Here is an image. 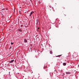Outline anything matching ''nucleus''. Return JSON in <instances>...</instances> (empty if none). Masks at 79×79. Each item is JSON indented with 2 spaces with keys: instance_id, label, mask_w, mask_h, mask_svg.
<instances>
[{
  "instance_id": "obj_1",
  "label": "nucleus",
  "mask_w": 79,
  "mask_h": 79,
  "mask_svg": "<svg viewBox=\"0 0 79 79\" xmlns=\"http://www.w3.org/2000/svg\"><path fill=\"white\" fill-rule=\"evenodd\" d=\"M34 13V11L31 12V13H30V14L29 15V16H31L32 14H33V13Z\"/></svg>"
},
{
  "instance_id": "obj_2",
  "label": "nucleus",
  "mask_w": 79,
  "mask_h": 79,
  "mask_svg": "<svg viewBox=\"0 0 79 79\" xmlns=\"http://www.w3.org/2000/svg\"><path fill=\"white\" fill-rule=\"evenodd\" d=\"M24 41L25 43H27V40L26 39H24Z\"/></svg>"
},
{
  "instance_id": "obj_3",
  "label": "nucleus",
  "mask_w": 79,
  "mask_h": 79,
  "mask_svg": "<svg viewBox=\"0 0 79 79\" xmlns=\"http://www.w3.org/2000/svg\"><path fill=\"white\" fill-rule=\"evenodd\" d=\"M66 74H71V73L70 72H66Z\"/></svg>"
},
{
  "instance_id": "obj_4",
  "label": "nucleus",
  "mask_w": 79,
  "mask_h": 79,
  "mask_svg": "<svg viewBox=\"0 0 79 79\" xmlns=\"http://www.w3.org/2000/svg\"><path fill=\"white\" fill-rule=\"evenodd\" d=\"M14 60H12L11 61H10V63H13V62H14Z\"/></svg>"
},
{
  "instance_id": "obj_5",
  "label": "nucleus",
  "mask_w": 79,
  "mask_h": 79,
  "mask_svg": "<svg viewBox=\"0 0 79 79\" xmlns=\"http://www.w3.org/2000/svg\"><path fill=\"white\" fill-rule=\"evenodd\" d=\"M61 56H62V55H59V56H56V57H60Z\"/></svg>"
},
{
  "instance_id": "obj_6",
  "label": "nucleus",
  "mask_w": 79,
  "mask_h": 79,
  "mask_svg": "<svg viewBox=\"0 0 79 79\" xmlns=\"http://www.w3.org/2000/svg\"><path fill=\"white\" fill-rule=\"evenodd\" d=\"M63 65H64V66L66 65V63H63Z\"/></svg>"
},
{
  "instance_id": "obj_7",
  "label": "nucleus",
  "mask_w": 79,
  "mask_h": 79,
  "mask_svg": "<svg viewBox=\"0 0 79 79\" xmlns=\"http://www.w3.org/2000/svg\"><path fill=\"white\" fill-rule=\"evenodd\" d=\"M50 53L51 54H52V52L51 51H50Z\"/></svg>"
},
{
  "instance_id": "obj_8",
  "label": "nucleus",
  "mask_w": 79,
  "mask_h": 79,
  "mask_svg": "<svg viewBox=\"0 0 79 79\" xmlns=\"http://www.w3.org/2000/svg\"><path fill=\"white\" fill-rule=\"evenodd\" d=\"M14 44V43H13V42H11V44Z\"/></svg>"
},
{
  "instance_id": "obj_9",
  "label": "nucleus",
  "mask_w": 79,
  "mask_h": 79,
  "mask_svg": "<svg viewBox=\"0 0 79 79\" xmlns=\"http://www.w3.org/2000/svg\"><path fill=\"white\" fill-rule=\"evenodd\" d=\"M12 47H10L9 48V49H11Z\"/></svg>"
},
{
  "instance_id": "obj_10",
  "label": "nucleus",
  "mask_w": 79,
  "mask_h": 79,
  "mask_svg": "<svg viewBox=\"0 0 79 79\" xmlns=\"http://www.w3.org/2000/svg\"><path fill=\"white\" fill-rule=\"evenodd\" d=\"M19 12L20 14H21V11H19Z\"/></svg>"
},
{
  "instance_id": "obj_11",
  "label": "nucleus",
  "mask_w": 79,
  "mask_h": 79,
  "mask_svg": "<svg viewBox=\"0 0 79 79\" xmlns=\"http://www.w3.org/2000/svg\"><path fill=\"white\" fill-rule=\"evenodd\" d=\"M40 29V28H38L37 29Z\"/></svg>"
},
{
  "instance_id": "obj_12",
  "label": "nucleus",
  "mask_w": 79,
  "mask_h": 79,
  "mask_svg": "<svg viewBox=\"0 0 79 79\" xmlns=\"http://www.w3.org/2000/svg\"><path fill=\"white\" fill-rule=\"evenodd\" d=\"M19 31H21V30H19Z\"/></svg>"
},
{
  "instance_id": "obj_13",
  "label": "nucleus",
  "mask_w": 79,
  "mask_h": 79,
  "mask_svg": "<svg viewBox=\"0 0 79 79\" xmlns=\"http://www.w3.org/2000/svg\"><path fill=\"white\" fill-rule=\"evenodd\" d=\"M41 45H43L42 44H41Z\"/></svg>"
},
{
  "instance_id": "obj_14",
  "label": "nucleus",
  "mask_w": 79,
  "mask_h": 79,
  "mask_svg": "<svg viewBox=\"0 0 79 79\" xmlns=\"http://www.w3.org/2000/svg\"><path fill=\"white\" fill-rule=\"evenodd\" d=\"M78 66H79V64L78 65Z\"/></svg>"
},
{
  "instance_id": "obj_15",
  "label": "nucleus",
  "mask_w": 79,
  "mask_h": 79,
  "mask_svg": "<svg viewBox=\"0 0 79 79\" xmlns=\"http://www.w3.org/2000/svg\"><path fill=\"white\" fill-rule=\"evenodd\" d=\"M37 23H38V22H37Z\"/></svg>"
},
{
  "instance_id": "obj_16",
  "label": "nucleus",
  "mask_w": 79,
  "mask_h": 79,
  "mask_svg": "<svg viewBox=\"0 0 79 79\" xmlns=\"http://www.w3.org/2000/svg\"><path fill=\"white\" fill-rule=\"evenodd\" d=\"M18 74H19V73H18Z\"/></svg>"
}]
</instances>
